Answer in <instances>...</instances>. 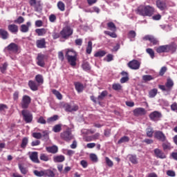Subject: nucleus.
Here are the masks:
<instances>
[{"mask_svg":"<svg viewBox=\"0 0 177 177\" xmlns=\"http://www.w3.org/2000/svg\"><path fill=\"white\" fill-rule=\"evenodd\" d=\"M144 41H149L152 45L156 46L160 44V41H158V39L156 38L154 36L151 35H145L143 37Z\"/></svg>","mask_w":177,"mask_h":177,"instance_id":"obj_9","label":"nucleus"},{"mask_svg":"<svg viewBox=\"0 0 177 177\" xmlns=\"http://www.w3.org/2000/svg\"><path fill=\"white\" fill-rule=\"evenodd\" d=\"M34 175L37 177H42L45 176V170H41V171H38V170H35L33 171Z\"/></svg>","mask_w":177,"mask_h":177,"instance_id":"obj_38","label":"nucleus"},{"mask_svg":"<svg viewBox=\"0 0 177 177\" xmlns=\"http://www.w3.org/2000/svg\"><path fill=\"white\" fill-rule=\"evenodd\" d=\"M77 57V52H75L74 50H68L66 53L65 57Z\"/></svg>","mask_w":177,"mask_h":177,"instance_id":"obj_25","label":"nucleus"},{"mask_svg":"<svg viewBox=\"0 0 177 177\" xmlns=\"http://www.w3.org/2000/svg\"><path fill=\"white\" fill-rule=\"evenodd\" d=\"M61 138L65 142H70V140H73V133H71V130L70 129H67L64 132L61 133L60 134Z\"/></svg>","mask_w":177,"mask_h":177,"instance_id":"obj_6","label":"nucleus"},{"mask_svg":"<svg viewBox=\"0 0 177 177\" xmlns=\"http://www.w3.org/2000/svg\"><path fill=\"white\" fill-rule=\"evenodd\" d=\"M74 30L71 26L66 25L60 32V35L64 39H68L70 37L73 35Z\"/></svg>","mask_w":177,"mask_h":177,"instance_id":"obj_2","label":"nucleus"},{"mask_svg":"<svg viewBox=\"0 0 177 177\" xmlns=\"http://www.w3.org/2000/svg\"><path fill=\"white\" fill-rule=\"evenodd\" d=\"M28 86L30 88L31 91H38V85L35 81L30 80L28 82Z\"/></svg>","mask_w":177,"mask_h":177,"instance_id":"obj_23","label":"nucleus"},{"mask_svg":"<svg viewBox=\"0 0 177 177\" xmlns=\"http://www.w3.org/2000/svg\"><path fill=\"white\" fill-rule=\"evenodd\" d=\"M107 27L111 31H117V26H115V24L113 22H109L107 24Z\"/></svg>","mask_w":177,"mask_h":177,"instance_id":"obj_35","label":"nucleus"},{"mask_svg":"<svg viewBox=\"0 0 177 177\" xmlns=\"http://www.w3.org/2000/svg\"><path fill=\"white\" fill-rule=\"evenodd\" d=\"M167 50L168 52H171V53H175L177 49V45L175 43H171V44H167Z\"/></svg>","mask_w":177,"mask_h":177,"instance_id":"obj_20","label":"nucleus"},{"mask_svg":"<svg viewBox=\"0 0 177 177\" xmlns=\"http://www.w3.org/2000/svg\"><path fill=\"white\" fill-rule=\"evenodd\" d=\"M59 120V116L57 115H55L49 118H48V122H55V121H57Z\"/></svg>","mask_w":177,"mask_h":177,"instance_id":"obj_54","label":"nucleus"},{"mask_svg":"<svg viewBox=\"0 0 177 177\" xmlns=\"http://www.w3.org/2000/svg\"><path fill=\"white\" fill-rule=\"evenodd\" d=\"M165 73H167V66H162L160 70L159 75L162 77Z\"/></svg>","mask_w":177,"mask_h":177,"instance_id":"obj_62","label":"nucleus"},{"mask_svg":"<svg viewBox=\"0 0 177 177\" xmlns=\"http://www.w3.org/2000/svg\"><path fill=\"white\" fill-rule=\"evenodd\" d=\"M18 166L19 168V171H21V174H22L23 175H26L27 172H28V170H27V168L23 167L21 164H19Z\"/></svg>","mask_w":177,"mask_h":177,"instance_id":"obj_49","label":"nucleus"},{"mask_svg":"<svg viewBox=\"0 0 177 177\" xmlns=\"http://www.w3.org/2000/svg\"><path fill=\"white\" fill-rule=\"evenodd\" d=\"M135 37H136V32L134 30H130L128 33V38H129V39H132V38H135Z\"/></svg>","mask_w":177,"mask_h":177,"instance_id":"obj_58","label":"nucleus"},{"mask_svg":"<svg viewBox=\"0 0 177 177\" xmlns=\"http://www.w3.org/2000/svg\"><path fill=\"white\" fill-rule=\"evenodd\" d=\"M158 92V90L157 88H153L149 92V97H156L157 93Z\"/></svg>","mask_w":177,"mask_h":177,"instance_id":"obj_44","label":"nucleus"},{"mask_svg":"<svg viewBox=\"0 0 177 177\" xmlns=\"http://www.w3.org/2000/svg\"><path fill=\"white\" fill-rule=\"evenodd\" d=\"M36 46L39 49H45L46 48V40L45 38H41L36 41Z\"/></svg>","mask_w":177,"mask_h":177,"instance_id":"obj_12","label":"nucleus"},{"mask_svg":"<svg viewBox=\"0 0 177 177\" xmlns=\"http://www.w3.org/2000/svg\"><path fill=\"white\" fill-rule=\"evenodd\" d=\"M35 12H41L42 10V5L41 4V1H37V2L34 5Z\"/></svg>","mask_w":177,"mask_h":177,"instance_id":"obj_31","label":"nucleus"},{"mask_svg":"<svg viewBox=\"0 0 177 177\" xmlns=\"http://www.w3.org/2000/svg\"><path fill=\"white\" fill-rule=\"evenodd\" d=\"M44 176L55 177V172L50 169L44 170Z\"/></svg>","mask_w":177,"mask_h":177,"instance_id":"obj_39","label":"nucleus"},{"mask_svg":"<svg viewBox=\"0 0 177 177\" xmlns=\"http://www.w3.org/2000/svg\"><path fill=\"white\" fill-rule=\"evenodd\" d=\"M35 32H37L39 37H42L46 34V29L45 28H37L35 30Z\"/></svg>","mask_w":177,"mask_h":177,"instance_id":"obj_27","label":"nucleus"},{"mask_svg":"<svg viewBox=\"0 0 177 177\" xmlns=\"http://www.w3.org/2000/svg\"><path fill=\"white\" fill-rule=\"evenodd\" d=\"M27 145H28V138L24 137L22 139V141H21V149H26V147H27Z\"/></svg>","mask_w":177,"mask_h":177,"instance_id":"obj_36","label":"nucleus"},{"mask_svg":"<svg viewBox=\"0 0 177 177\" xmlns=\"http://www.w3.org/2000/svg\"><path fill=\"white\" fill-rule=\"evenodd\" d=\"M82 67L84 71H89L91 70V65H89V62H84Z\"/></svg>","mask_w":177,"mask_h":177,"instance_id":"obj_40","label":"nucleus"},{"mask_svg":"<svg viewBox=\"0 0 177 177\" xmlns=\"http://www.w3.org/2000/svg\"><path fill=\"white\" fill-rule=\"evenodd\" d=\"M156 6L160 10H165L167 9V3L161 0L156 1Z\"/></svg>","mask_w":177,"mask_h":177,"instance_id":"obj_17","label":"nucleus"},{"mask_svg":"<svg viewBox=\"0 0 177 177\" xmlns=\"http://www.w3.org/2000/svg\"><path fill=\"white\" fill-rule=\"evenodd\" d=\"M8 29L12 34H17L19 32V26L15 24L8 25Z\"/></svg>","mask_w":177,"mask_h":177,"instance_id":"obj_15","label":"nucleus"},{"mask_svg":"<svg viewBox=\"0 0 177 177\" xmlns=\"http://www.w3.org/2000/svg\"><path fill=\"white\" fill-rule=\"evenodd\" d=\"M35 81L37 84H44V77L42 75H37L35 76Z\"/></svg>","mask_w":177,"mask_h":177,"instance_id":"obj_43","label":"nucleus"},{"mask_svg":"<svg viewBox=\"0 0 177 177\" xmlns=\"http://www.w3.org/2000/svg\"><path fill=\"white\" fill-rule=\"evenodd\" d=\"M75 85V88L76 89V91L79 93H81V92H82L84 91V84H82L80 82H75L74 84Z\"/></svg>","mask_w":177,"mask_h":177,"instance_id":"obj_24","label":"nucleus"},{"mask_svg":"<svg viewBox=\"0 0 177 177\" xmlns=\"http://www.w3.org/2000/svg\"><path fill=\"white\" fill-rule=\"evenodd\" d=\"M32 136L35 138V139H41L42 138V133L35 132L32 134Z\"/></svg>","mask_w":177,"mask_h":177,"instance_id":"obj_61","label":"nucleus"},{"mask_svg":"<svg viewBox=\"0 0 177 177\" xmlns=\"http://www.w3.org/2000/svg\"><path fill=\"white\" fill-rule=\"evenodd\" d=\"M66 160V158H64V156L60 155L57 156L53 158V160L55 162H63Z\"/></svg>","mask_w":177,"mask_h":177,"instance_id":"obj_28","label":"nucleus"},{"mask_svg":"<svg viewBox=\"0 0 177 177\" xmlns=\"http://www.w3.org/2000/svg\"><path fill=\"white\" fill-rule=\"evenodd\" d=\"M127 66L131 70H139L140 68V62L136 59H133L127 64Z\"/></svg>","mask_w":177,"mask_h":177,"instance_id":"obj_8","label":"nucleus"},{"mask_svg":"<svg viewBox=\"0 0 177 177\" xmlns=\"http://www.w3.org/2000/svg\"><path fill=\"white\" fill-rule=\"evenodd\" d=\"M147 136L148 138H153V133H154V130L151 127H149L146 129Z\"/></svg>","mask_w":177,"mask_h":177,"instance_id":"obj_42","label":"nucleus"},{"mask_svg":"<svg viewBox=\"0 0 177 177\" xmlns=\"http://www.w3.org/2000/svg\"><path fill=\"white\" fill-rule=\"evenodd\" d=\"M104 34H105V35H109L111 38H117V34L114 32H111L109 30H105L104 31Z\"/></svg>","mask_w":177,"mask_h":177,"instance_id":"obj_48","label":"nucleus"},{"mask_svg":"<svg viewBox=\"0 0 177 177\" xmlns=\"http://www.w3.org/2000/svg\"><path fill=\"white\" fill-rule=\"evenodd\" d=\"M46 151H48V153H51L52 154H56V153L59 151V148L57 147V146L53 145L51 147H47L46 148Z\"/></svg>","mask_w":177,"mask_h":177,"instance_id":"obj_18","label":"nucleus"},{"mask_svg":"<svg viewBox=\"0 0 177 177\" xmlns=\"http://www.w3.org/2000/svg\"><path fill=\"white\" fill-rule=\"evenodd\" d=\"M0 37L2 38V39H8L9 38V32H8V30L1 28Z\"/></svg>","mask_w":177,"mask_h":177,"instance_id":"obj_22","label":"nucleus"},{"mask_svg":"<svg viewBox=\"0 0 177 177\" xmlns=\"http://www.w3.org/2000/svg\"><path fill=\"white\" fill-rule=\"evenodd\" d=\"M129 161H131L132 164H138V158H136V155H131L129 157Z\"/></svg>","mask_w":177,"mask_h":177,"instance_id":"obj_55","label":"nucleus"},{"mask_svg":"<svg viewBox=\"0 0 177 177\" xmlns=\"http://www.w3.org/2000/svg\"><path fill=\"white\" fill-rule=\"evenodd\" d=\"M9 64L8 62H4L1 65H0V71L2 74H5L6 73V70H8V66Z\"/></svg>","mask_w":177,"mask_h":177,"instance_id":"obj_29","label":"nucleus"},{"mask_svg":"<svg viewBox=\"0 0 177 177\" xmlns=\"http://www.w3.org/2000/svg\"><path fill=\"white\" fill-rule=\"evenodd\" d=\"M40 160L41 161H49V156H48V155L45 154V153H41L40 154Z\"/></svg>","mask_w":177,"mask_h":177,"instance_id":"obj_56","label":"nucleus"},{"mask_svg":"<svg viewBox=\"0 0 177 177\" xmlns=\"http://www.w3.org/2000/svg\"><path fill=\"white\" fill-rule=\"evenodd\" d=\"M107 95H109V92H107V91H103L100 95H98L97 97V100H103L105 97V96H106Z\"/></svg>","mask_w":177,"mask_h":177,"instance_id":"obj_47","label":"nucleus"},{"mask_svg":"<svg viewBox=\"0 0 177 177\" xmlns=\"http://www.w3.org/2000/svg\"><path fill=\"white\" fill-rule=\"evenodd\" d=\"M107 53L105 50H100L94 54V57H103Z\"/></svg>","mask_w":177,"mask_h":177,"instance_id":"obj_26","label":"nucleus"},{"mask_svg":"<svg viewBox=\"0 0 177 177\" xmlns=\"http://www.w3.org/2000/svg\"><path fill=\"white\" fill-rule=\"evenodd\" d=\"M157 53H169L168 47L167 45H163L156 48Z\"/></svg>","mask_w":177,"mask_h":177,"instance_id":"obj_19","label":"nucleus"},{"mask_svg":"<svg viewBox=\"0 0 177 177\" xmlns=\"http://www.w3.org/2000/svg\"><path fill=\"white\" fill-rule=\"evenodd\" d=\"M53 131L55 133L60 132L62 131V124H55L53 128Z\"/></svg>","mask_w":177,"mask_h":177,"instance_id":"obj_46","label":"nucleus"},{"mask_svg":"<svg viewBox=\"0 0 177 177\" xmlns=\"http://www.w3.org/2000/svg\"><path fill=\"white\" fill-rule=\"evenodd\" d=\"M41 136L43 138V140H45V142H48L49 140V131H48L47 130L43 131Z\"/></svg>","mask_w":177,"mask_h":177,"instance_id":"obj_32","label":"nucleus"},{"mask_svg":"<svg viewBox=\"0 0 177 177\" xmlns=\"http://www.w3.org/2000/svg\"><path fill=\"white\" fill-rule=\"evenodd\" d=\"M30 27H31V22L30 21H28L26 24H22L20 26L21 32H28Z\"/></svg>","mask_w":177,"mask_h":177,"instance_id":"obj_16","label":"nucleus"},{"mask_svg":"<svg viewBox=\"0 0 177 177\" xmlns=\"http://www.w3.org/2000/svg\"><path fill=\"white\" fill-rule=\"evenodd\" d=\"M86 52L87 55H91L92 53V41H88V45L86 48Z\"/></svg>","mask_w":177,"mask_h":177,"instance_id":"obj_41","label":"nucleus"},{"mask_svg":"<svg viewBox=\"0 0 177 177\" xmlns=\"http://www.w3.org/2000/svg\"><path fill=\"white\" fill-rule=\"evenodd\" d=\"M52 92H53V95H55V96H56L57 99H58V100H62V99H63V95H62V93H60V92H59V91H57L56 89H53V90H52Z\"/></svg>","mask_w":177,"mask_h":177,"instance_id":"obj_34","label":"nucleus"},{"mask_svg":"<svg viewBox=\"0 0 177 177\" xmlns=\"http://www.w3.org/2000/svg\"><path fill=\"white\" fill-rule=\"evenodd\" d=\"M68 63L71 66V67H75L77 66V56L76 57H71L66 58Z\"/></svg>","mask_w":177,"mask_h":177,"instance_id":"obj_21","label":"nucleus"},{"mask_svg":"<svg viewBox=\"0 0 177 177\" xmlns=\"http://www.w3.org/2000/svg\"><path fill=\"white\" fill-rule=\"evenodd\" d=\"M162 147L164 151H166V150H171V149H172L171 147V143H169V142H163L162 144Z\"/></svg>","mask_w":177,"mask_h":177,"instance_id":"obj_37","label":"nucleus"},{"mask_svg":"<svg viewBox=\"0 0 177 177\" xmlns=\"http://www.w3.org/2000/svg\"><path fill=\"white\" fill-rule=\"evenodd\" d=\"M15 24H23L24 23V17L20 16L17 19L14 20Z\"/></svg>","mask_w":177,"mask_h":177,"instance_id":"obj_51","label":"nucleus"},{"mask_svg":"<svg viewBox=\"0 0 177 177\" xmlns=\"http://www.w3.org/2000/svg\"><path fill=\"white\" fill-rule=\"evenodd\" d=\"M57 8L61 10V12H64V10H66V5H64L63 1H59L57 3Z\"/></svg>","mask_w":177,"mask_h":177,"instance_id":"obj_45","label":"nucleus"},{"mask_svg":"<svg viewBox=\"0 0 177 177\" xmlns=\"http://www.w3.org/2000/svg\"><path fill=\"white\" fill-rule=\"evenodd\" d=\"M112 89H113V91H121L122 86L118 83H115L112 85Z\"/></svg>","mask_w":177,"mask_h":177,"instance_id":"obj_50","label":"nucleus"},{"mask_svg":"<svg viewBox=\"0 0 177 177\" xmlns=\"http://www.w3.org/2000/svg\"><path fill=\"white\" fill-rule=\"evenodd\" d=\"M165 86L167 88V90L171 91L172 89V87L174 86V81L171 79H168L167 80V82L165 83Z\"/></svg>","mask_w":177,"mask_h":177,"instance_id":"obj_30","label":"nucleus"},{"mask_svg":"<svg viewBox=\"0 0 177 177\" xmlns=\"http://www.w3.org/2000/svg\"><path fill=\"white\" fill-rule=\"evenodd\" d=\"M149 117L151 120V121H154L155 122H157V121H160L161 118H162V113L158 111H154L151 112Z\"/></svg>","mask_w":177,"mask_h":177,"instance_id":"obj_7","label":"nucleus"},{"mask_svg":"<svg viewBox=\"0 0 177 177\" xmlns=\"http://www.w3.org/2000/svg\"><path fill=\"white\" fill-rule=\"evenodd\" d=\"M37 122H38L39 124H46V120H45V118H44L43 116H41V117L37 120Z\"/></svg>","mask_w":177,"mask_h":177,"instance_id":"obj_63","label":"nucleus"},{"mask_svg":"<svg viewBox=\"0 0 177 177\" xmlns=\"http://www.w3.org/2000/svg\"><path fill=\"white\" fill-rule=\"evenodd\" d=\"M30 104H31V97L27 95H23L20 102L21 109H27L30 107Z\"/></svg>","mask_w":177,"mask_h":177,"instance_id":"obj_4","label":"nucleus"},{"mask_svg":"<svg viewBox=\"0 0 177 177\" xmlns=\"http://www.w3.org/2000/svg\"><path fill=\"white\" fill-rule=\"evenodd\" d=\"M30 160L32 162H35V164H39L41 161H39V159L38 158V152L33 151L32 152L29 156Z\"/></svg>","mask_w":177,"mask_h":177,"instance_id":"obj_13","label":"nucleus"},{"mask_svg":"<svg viewBox=\"0 0 177 177\" xmlns=\"http://www.w3.org/2000/svg\"><path fill=\"white\" fill-rule=\"evenodd\" d=\"M105 161H106V165H108L109 168H112V167H113L114 163L111 161V160H110L109 157H105Z\"/></svg>","mask_w":177,"mask_h":177,"instance_id":"obj_53","label":"nucleus"},{"mask_svg":"<svg viewBox=\"0 0 177 177\" xmlns=\"http://www.w3.org/2000/svg\"><path fill=\"white\" fill-rule=\"evenodd\" d=\"M113 57L114 56H113V55L111 54H108L106 57V58L104 59V60H105V62H112V60H113Z\"/></svg>","mask_w":177,"mask_h":177,"instance_id":"obj_60","label":"nucleus"},{"mask_svg":"<svg viewBox=\"0 0 177 177\" xmlns=\"http://www.w3.org/2000/svg\"><path fill=\"white\" fill-rule=\"evenodd\" d=\"M143 81H145V82H147V81H151L154 80V77L150 75H145L142 76Z\"/></svg>","mask_w":177,"mask_h":177,"instance_id":"obj_52","label":"nucleus"},{"mask_svg":"<svg viewBox=\"0 0 177 177\" xmlns=\"http://www.w3.org/2000/svg\"><path fill=\"white\" fill-rule=\"evenodd\" d=\"M154 138L160 142H165L167 140V136L161 131H156L154 133Z\"/></svg>","mask_w":177,"mask_h":177,"instance_id":"obj_10","label":"nucleus"},{"mask_svg":"<svg viewBox=\"0 0 177 177\" xmlns=\"http://www.w3.org/2000/svg\"><path fill=\"white\" fill-rule=\"evenodd\" d=\"M171 109L172 110V111H176V113H177V104H176V102H174V104H172L171 105Z\"/></svg>","mask_w":177,"mask_h":177,"instance_id":"obj_64","label":"nucleus"},{"mask_svg":"<svg viewBox=\"0 0 177 177\" xmlns=\"http://www.w3.org/2000/svg\"><path fill=\"white\" fill-rule=\"evenodd\" d=\"M138 12L140 16L151 17L156 13V9L151 6H141L138 7Z\"/></svg>","mask_w":177,"mask_h":177,"instance_id":"obj_1","label":"nucleus"},{"mask_svg":"<svg viewBox=\"0 0 177 177\" xmlns=\"http://www.w3.org/2000/svg\"><path fill=\"white\" fill-rule=\"evenodd\" d=\"M90 160L93 161V162H97V156L95 153H91L90 154Z\"/></svg>","mask_w":177,"mask_h":177,"instance_id":"obj_59","label":"nucleus"},{"mask_svg":"<svg viewBox=\"0 0 177 177\" xmlns=\"http://www.w3.org/2000/svg\"><path fill=\"white\" fill-rule=\"evenodd\" d=\"M129 140H130L129 137L124 136L118 141V145H121V143H128Z\"/></svg>","mask_w":177,"mask_h":177,"instance_id":"obj_33","label":"nucleus"},{"mask_svg":"<svg viewBox=\"0 0 177 177\" xmlns=\"http://www.w3.org/2000/svg\"><path fill=\"white\" fill-rule=\"evenodd\" d=\"M21 114L24 118V120L26 124H30L32 122V113H30V111L27 109H24L21 111Z\"/></svg>","mask_w":177,"mask_h":177,"instance_id":"obj_5","label":"nucleus"},{"mask_svg":"<svg viewBox=\"0 0 177 177\" xmlns=\"http://www.w3.org/2000/svg\"><path fill=\"white\" fill-rule=\"evenodd\" d=\"M146 52L147 53H149L150 57L154 59V50L153 48H147Z\"/></svg>","mask_w":177,"mask_h":177,"instance_id":"obj_57","label":"nucleus"},{"mask_svg":"<svg viewBox=\"0 0 177 177\" xmlns=\"http://www.w3.org/2000/svg\"><path fill=\"white\" fill-rule=\"evenodd\" d=\"M6 50L10 53V55L14 54L16 55L19 53V50H20V46L17 45L16 43H10L7 47H6Z\"/></svg>","mask_w":177,"mask_h":177,"instance_id":"obj_3","label":"nucleus"},{"mask_svg":"<svg viewBox=\"0 0 177 177\" xmlns=\"http://www.w3.org/2000/svg\"><path fill=\"white\" fill-rule=\"evenodd\" d=\"M153 153L156 157H157V158H162V159L167 158V156H165V153H164L162 150L160 149H155L153 150Z\"/></svg>","mask_w":177,"mask_h":177,"instance_id":"obj_14","label":"nucleus"},{"mask_svg":"<svg viewBox=\"0 0 177 177\" xmlns=\"http://www.w3.org/2000/svg\"><path fill=\"white\" fill-rule=\"evenodd\" d=\"M133 113L135 117H139L146 115V113H147V111L144 108H137L133 111Z\"/></svg>","mask_w":177,"mask_h":177,"instance_id":"obj_11","label":"nucleus"}]
</instances>
